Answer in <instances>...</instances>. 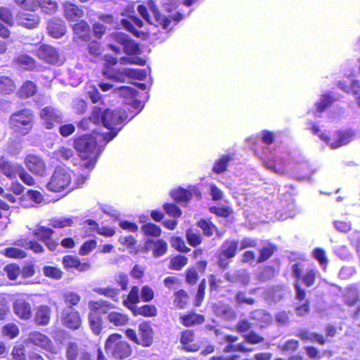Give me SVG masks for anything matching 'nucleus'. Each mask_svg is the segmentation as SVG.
Instances as JSON below:
<instances>
[{"label": "nucleus", "mask_w": 360, "mask_h": 360, "mask_svg": "<svg viewBox=\"0 0 360 360\" xmlns=\"http://www.w3.org/2000/svg\"><path fill=\"white\" fill-rule=\"evenodd\" d=\"M54 157L59 161H70L74 165L77 164V161L79 160L75 157V151L69 148L60 147L58 150L53 153Z\"/></svg>", "instance_id": "nucleus-25"}, {"label": "nucleus", "mask_w": 360, "mask_h": 360, "mask_svg": "<svg viewBox=\"0 0 360 360\" xmlns=\"http://www.w3.org/2000/svg\"><path fill=\"white\" fill-rule=\"evenodd\" d=\"M215 314L226 321H233L236 318L235 310L229 305H221L216 307Z\"/></svg>", "instance_id": "nucleus-34"}, {"label": "nucleus", "mask_w": 360, "mask_h": 360, "mask_svg": "<svg viewBox=\"0 0 360 360\" xmlns=\"http://www.w3.org/2000/svg\"><path fill=\"white\" fill-rule=\"evenodd\" d=\"M238 248V241L236 240H226L221 245L219 253L232 259L236 255Z\"/></svg>", "instance_id": "nucleus-28"}, {"label": "nucleus", "mask_w": 360, "mask_h": 360, "mask_svg": "<svg viewBox=\"0 0 360 360\" xmlns=\"http://www.w3.org/2000/svg\"><path fill=\"white\" fill-rule=\"evenodd\" d=\"M25 163L27 168L33 174L43 176L45 172V162L39 156L30 154L25 158Z\"/></svg>", "instance_id": "nucleus-13"}, {"label": "nucleus", "mask_w": 360, "mask_h": 360, "mask_svg": "<svg viewBox=\"0 0 360 360\" xmlns=\"http://www.w3.org/2000/svg\"><path fill=\"white\" fill-rule=\"evenodd\" d=\"M46 30L51 37L60 39L66 33L65 22L60 18H52L48 21Z\"/></svg>", "instance_id": "nucleus-14"}, {"label": "nucleus", "mask_w": 360, "mask_h": 360, "mask_svg": "<svg viewBox=\"0 0 360 360\" xmlns=\"http://www.w3.org/2000/svg\"><path fill=\"white\" fill-rule=\"evenodd\" d=\"M335 101L330 94H324L322 96L319 103L317 104L319 112H322L330 108Z\"/></svg>", "instance_id": "nucleus-53"}, {"label": "nucleus", "mask_w": 360, "mask_h": 360, "mask_svg": "<svg viewBox=\"0 0 360 360\" xmlns=\"http://www.w3.org/2000/svg\"><path fill=\"white\" fill-rule=\"evenodd\" d=\"M276 250V247L274 245H269L266 246L262 247V248L259 250V256L257 259L258 262H263L267 260L271 256L274 254V252Z\"/></svg>", "instance_id": "nucleus-50"}, {"label": "nucleus", "mask_w": 360, "mask_h": 360, "mask_svg": "<svg viewBox=\"0 0 360 360\" xmlns=\"http://www.w3.org/2000/svg\"><path fill=\"white\" fill-rule=\"evenodd\" d=\"M224 278L232 283H240L245 285L249 283V276L244 269L236 270L233 272H226Z\"/></svg>", "instance_id": "nucleus-24"}, {"label": "nucleus", "mask_w": 360, "mask_h": 360, "mask_svg": "<svg viewBox=\"0 0 360 360\" xmlns=\"http://www.w3.org/2000/svg\"><path fill=\"white\" fill-rule=\"evenodd\" d=\"M127 115L124 110H110L108 108L95 106L93 108L91 116L88 118H84L78 123V127L82 129H89V124H102L103 126L108 129V131L101 133L103 138L106 143L112 140L122 129V127H117L125 121Z\"/></svg>", "instance_id": "nucleus-1"}, {"label": "nucleus", "mask_w": 360, "mask_h": 360, "mask_svg": "<svg viewBox=\"0 0 360 360\" xmlns=\"http://www.w3.org/2000/svg\"><path fill=\"white\" fill-rule=\"evenodd\" d=\"M209 211L216 214L218 217H227L233 213V210L228 206H211L209 207Z\"/></svg>", "instance_id": "nucleus-52"}, {"label": "nucleus", "mask_w": 360, "mask_h": 360, "mask_svg": "<svg viewBox=\"0 0 360 360\" xmlns=\"http://www.w3.org/2000/svg\"><path fill=\"white\" fill-rule=\"evenodd\" d=\"M37 87L32 81H26L21 86L18 91V95L20 98H27L36 94Z\"/></svg>", "instance_id": "nucleus-33"}, {"label": "nucleus", "mask_w": 360, "mask_h": 360, "mask_svg": "<svg viewBox=\"0 0 360 360\" xmlns=\"http://www.w3.org/2000/svg\"><path fill=\"white\" fill-rule=\"evenodd\" d=\"M139 288L138 286H132L127 299L124 300L123 304L130 309L131 306H136V304L139 302Z\"/></svg>", "instance_id": "nucleus-38"}, {"label": "nucleus", "mask_w": 360, "mask_h": 360, "mask_svg": "<svg viewBox=\"0 0 360 360\" xmlns=\"http://www.w3.org/2000/svg\"><path fill=\"white\" fill-rule=\"evenodd\" d=\"M74 34L82 41H89L91 39V28L89 24L84 20H80L73 25Z\"/></svg>", "instance_id": "nucleus-26"}, {"label": "nucleus", "mask_w": 360, "mask_h": 360, "mask_svg": "<svg viewBox=\"0 0 360 360\" xmlns=\"http://www.w3.org/2000/svg\"><path fill=\"white\" fill-rule=\"evenodd\" d=\"M21 165L8 161L6 158H0V171L8 178L15 179Z\"/></svg>", "instance_id": "nucleus-18"}, {"label": "nucleus", "mask_w": 360, "mask_h": 360, "mask_svg": "<svg viewBox=\"0 0 360 360\" xmlns=\"http://www.w3.org/2000/svg\"><path fill=\"white\" fill-rule=\"evenodd\" d=\"M51 310L47 306H41L35 314V322L38 325L46 326L50 320Z\"/></svg>", "instance_id": "nucleus-35"}, {"label": "nucleus", "mask_w": 360, "mask_h": 360, "mask_svg": "<svg viewBox=\"0 0 360 360\" xmlns=\"http://www.w3.org/2000/svg\"><path fill=\"white\" fill-rule=\"evenodd\" d=\"M94 292L101 295H104L108 298H110L114 302H118V295L120 294V290L115 288H94Z\"/></svg>", "instance_id": "nucleus-41"}, {"label": "nucleus", "mask_w": 360, "mask_h": 360, "mask_svg": "<svg viewBox=\"0 0 360 360\" xmlns=\"http://www.w3.org/2000/svg\"><path fill=\"white\" fill-rule=\"evenodd\" d=\"M87 50L89 53L94 57L99 56L103 51L101 44L97 41H91L87 46Z\"/></svg>", "instance_id": "nucleus-62"}, {"label": "nucleus", "mask_w": 360, "mask_h": 360, "mask_svg": "<svg viewBox=\"0 0 360 360\" xmlns=\"http://www.w3.org/2000/svg\"><path fill=\"white\" fill-rule=\"evenodd\" d=\"M147 8L152 13L155 22L161 24L164 28H167L169 25L170 20L160 14L153 0H148Z\"/></svg>", "instance_id": "nucleus-31"}, {"label": "nucleus", "mask_w": 360, "mask_h": 360, "mask_svg": "<svg viewBox=\"0 0 360 360\" xmlns=\"http://www.w3.org/2000/svg\"><path fill=\"white\" fill-rule=\"evenodd\" d=\"M63 324L70 329H78L81 325V319L77 311L72 307H65L61 314Z\"/></svg>", "instance_id": "nucleus-9"}, {"label": "nucleus", "mask_w": 360, "mask_h": 360, "mask_svg": "<svg viewBox=\"0 0 360 360\" xmlns=\"http://www.w3.org/2000/svg\"><path fill=\"white\" fill-rule=\"evenodd\" d=\"M41 117L44 120L46 128L49 129L53 128V122L58 124H61L63 122L61 112L51 106H47L42 109Z\"/></svg>", "instance_id": "nucleus-11"}, {"label": "nucleus", "mask_w": 360, "mask_h": 360, "mask_svg": "<svg viewBox=\"0 0 360 360\" xmlns=\"http://www.w3.org/2000/svg\"><path fill=\"white\" fill-rule=\"evenodd\" d=\"M29 340L34 345L41 347H47L50 342L49 338L46 335L39 332L32 333L29 337Z\"/></svg>", "instance_id": "nucleus-44"}, {"label": "nucleus", "mask_w": 360, "mask_h": 360, "mask_svg": "<svg viewBox=\"0 0 360 360\" xmlns=\"http://www.w3.org/2000/svg\"><path fill=\"white\" fill-rule=\"evenodd\" d=\"M78 356V347L75 342H70L66 349L67 360H77Z\"/></svg>", "instance_id": "nucleus-63"}, {"label": "nucleus", "mask_w": 360, "mask_h": 360, "mask_svg": "<svg viewBox=\"0 0 360 360\" xmlns=\"http://www.w3.org/2000/svg\"><path fill=\"white\" fill-rule=\"evenodd\" d=\"M291 169L296 171V178L300 181H307L308 182H312L311 179V169L307 163L304 160L300 162L297 160L296 165Z\"/></svg>", "instance_id": "nucleus-21"}, {"label": "nucleus", "mask_w": 360, "mask_h": 360, "mask_svg": "<svg viewBox=\"0 0 360 360\" xmlns=\"http://www.w3.org/2000/svg\"><path fill=\"white\" fill-rule=\"evenodd\" d=\"M39 7L46 14H51L57 9V3L55 0H42L39 1Z\"/></svg>", "instance_id": "nucleus-49"}, {"label": "nucleus", "mask_w": 360, "mask_h": 360, "mask_svg": "<svg viewBox=\"0 0 360 360\" xmlns=\"http://www.w3.org/2000/svg\"><path fill=\"white\" fill-rule=\"evenodd\" d=\"M339 86L347 93H352L354 95L360 94V81L354 80L349 86L344 85L342 82L339 83Z\"/></svg>", "instance_id": "nucleus-60"}, {"label": "nucleus", "mask_w": 360, "mask_h": 360, "mask_svg": "<svg viewBox=\"0 0 360 360\" xmlns=\"http://www.w3.org/2000/svg\"><path fill=\"white\" fill-rule=\"evenodd\" d=\"M121 23L122 26L127 30L128 32L133 34L135 37L139 38H144L146 33L143 31L138 30L133 23V22L128 19H122L121 20Z\"/></svg>", "instance_id": "nucleus-48"}, {"label": "nucleus", "mask_w": 360, "mask_h": 360, "mask_svg": "<svg viewBox=\"0 0 360 360\" xmlns=\"http://www.w3.org/2000/svg\"><path fill=\"white\" fill-rule=\"evenodd\" d=\"M97 141L95 137L90 135H84L74 141V147L82 160V167L91 170L101 153L96 150Z\"/></svg>", "instance_id": "nucleus-2"}, {"label": "nucleus", "mask_w": 360, "mask_h": 360, "mask_svg": "<svg viewBox=\"0 0 360 360\" xmlns=\"http://www.w3.org/2000/svg\"><path fill=\"white\" fill-rule=\"evenodd\" d=\"M15 314L20 319L27 320L32 316L30 304L24 300H17L13 303Z\"/></svg>", "instance_id": "nucleus-23"}, {"label": "nucleus", "mask_w": 360, "mask_h": 360, "mask_svg": "<svg viewBox=\"0 0 360 360\" xmlns=\"http://www.w3.org/2000/svg\"><path fill=\"white\" fill-rule=\"evenodd\" d=\"M197 224L198 226L202 230L204 235L208 237L211 236L216 229V226L210 221L207 219H200L198 221Z\"/></svg>", "instance_id": "nucleus-51"}, {"label": "nucleus", "mask_w": 360, "mask_h": 360, "mask_svg": "<svg viewBox=\"0 0 360 360\" xmlns=\"http://www.w3.org/2000/svg\"><path fill=\"white\" fill-rule=\"evenodd\" d=\"M170 242L172 246L179 252H188L191 250L186 246L184 240L181 237H172Z\"/></svg>", "instance_id": "nucleus-57"}, {"label": "nucleus", "mask_w": 360, "mask_h": 360, "mask_svg": "<svg viewBox=\"0 0 360 360\" xmlns=\"http://www.w3.org/2000/svg\"><path fill=\"white\" fill-rule=\"evenodd\" d=\"M15 89L13 80L7 76H0V94L3 95L12 94Z\"/></svg>", "instance_id": "nucleus-36"}, {"label": "nucleus", "mask_w": 360, "mask_h": 360, "mask_svg": "<svg viewBox=\"0 0 360 360\" xmlns=\"http://www.w3.org/2000/svg\"><path fill=\"white\" fill-rule=\"evenodd\" d=\"M104 348L108 356L117 360L126 359L132 353L131 346L118 333H113L108 337Z\"/></svg>", "instance_id": "nucleus-3"}, {"label": "nucleus", "mask_w": 360, "mask_h": 360, "mask_svg": "<svg viewBox=\"0 0 360 360\" xmlns=\"http://www.w3.org/2000/svg\"><path fill=\"white\" fill-rule=\"evenodd\" d=\"M232 160L229 155H224L214 163L212 171L216 174H221L226 170L228 163Z\"/></svg>", "instance_id": "nucleus-45"}, {"label": "nucleus", "mask_w": 360, "mask_h": 360, "mask_svg": "<svg viewBox=\"0 0 360 360\" xmlns=\"http://www.w3.org/2000/svg\"><path fill=\"white\" fill-rule=\"evenodd\" d=\"M106 77L116 82H124L127 78L145 80L147 76L146 69H133L124 68L122 69L110 68L104 72Z\"/></svg>", "instance_id": "nucleus-6"}, {"label": "nucleus", "mask_w": 360, "mask_h": 360, "mask_svg": "<svg viewBox=\"0 0 360 360\" xmlns=\"http://www.w3.org/2000/svg\"><path fill=\"white\" fill-rule=\"evenodd\" d=\"M268 167L274 169L275 172L283 174L291 169L290 163H288L283 158L280 156H275L269 162H268Z\"/></svg>", "instance_id": "nucleus-29"}, {"label": "nucleus", "mask_w": 360, "mask_h": 360, "mask_svg": "<svg viewBox=\"0 0 360 360\" xmlns=\"http://www.w3.org/2000/svg\"><path fill=\"white\" fill-rule=\"evenodd\" d=\"M316 135L332 149L348 144L354 138V134L348 130L321 131L317 127Z\"/></svg>", "instance_id": "nucleus-5"}, {"label": "nucleus", "mask_w": 360, "mask_h": 360, "mask_svg": "<svg viewBox=\"0 0 360 360\" xmlns=\"http://www.w3.org/2000/svg\"><path fill=\"white\" fill-rule=\"evenodd\" d=\"M325 333L326 337L324 338L322 335L316 333V342L321 345H324L330 342L331 339L336 335L337 328L333 325H327L325 327Z\"/></svg>", "instance_id": "nucleus-40"}, {"label": "nucleus", "mask_w": 360, "mask_h": 360, "mask_svg": "<svg viewBox=\"0 0 360 360\" xmlns=\"http://www.w3.org/2000/svg\"><path fill=\"white\" fill-rule=\"evenodd\" d=\"M64 15L70 21H76L84 16V11L77 5L70 1H65L63 4Z\"/></svg>", "instance_id": "nucleus-20"}, {"label": "nucleus", "mask_w": 360, "mask_h": 360, "mask_svg": "<svg viewBox=\"0 0 360 360\" xmlns=\"http://www.w3.org/2000/svg\"><path fill=\"white\" fill-rule=\"evenodd\" d=\"M71 182L70 173L66 167L57 166L51 175L46 188L53 192H59L65 189Z\"/></svg>", "instance_id": "nucleus-7"}, {"label": "nucleus", "mask_w": 360, "mask_h": 360, "mask_svg": "<svg viewBox=\"0 0 360 360\" xmlns=\"http://www.w3.org/2000/svg\"><path fill=\"white\" fill-rule=\"evenodd\" d=\"M174 305L178 309H184L188 302V295L184 290H179L174 294Z\"/></svg>", "instance_id": "nucleus-43"}, {"label": "nucleus", "mask_w": 360, "mask_h": 360, "mask_svg": "<svg viewBox=\"0 0 360 360\" xmlns=\"http://www.w3.org/2000/svg\"><path fill=\"white\" fill-rule=\"evenodd\" d=\"M170 195L174 201L181 205H186L193 196L191 191L182 187H179L177 189L172 191Z\"/></svg>", "instance_id": "nucleus-27"}, {"label": "nucleus", "mask_w": 360, "mask_h": 360, "mask_svg": "<svg viewBox=\"0 0 360 360\" xmlns=\"http://www.w3.org/2000/svg\"><path fill=\"white\" fill-rule=\"evenodd\" d=\"M204 321L202 315H186L182 317L183 324L186 326H191L196 323H202Z\"/></svg>", "instance_id": "nucleus-56"}, {"label": "nucleus", "mask_w": 360, "mask_h": 360, "mask_svg": "<svg viewBox=\"0 0 360 360\" xmlns=\"http://www.w3.org/2000/svg\"><path fill=\"white\" fill-rule=\"evenodd\" d=\"M43 272L44 275L47 277H50L54 279H59L62 277V271L60 269L52 266H45L43 268Z\"/></svg>", "instance_id": "nucleus-55"}, {"label": "nucleus", "mask_w": 360, "mask_h": 360, "mask_svg": "<svg viewBox=\"0 0 360 360\" xmlns=\"http://www.w3.org/2000/svg\"><path fill=\"white\" fill-rule=\"evenodd\" d=\"M64 300L66 304L65 307H72L78 304L80 297L75 292H69L64 295Z\"/></svg>", "instance_id": "nucleus-64"}, {"label": "nucleus", "mask_w": 360, "mask_h": 360, "mask_svg": "<svg viewBox=\"0 0 360 360\" xmlns=\"http://www.w3.org/2000/svg\"><path fill=\"white\" fill-rule=\"evenodd\" d=\"M163 209L168 215L173 217H179L182 213L181 209L174 203H165Z\"/></svg>", "instance_id": "nucleus-59"}, {"label": "nucleus", "mask_w": 360, "mask_h": 360, "mask_svg": "<svg viewBox=\"0 0 360 360\" xmlns=\"http://www.w3.org/2000/svg\"><path fill=\"white\" fill-rule=\"evenodd\" d=\"M91 313H97L98 316L105 314L108 310L114 308V305L105 300H100L96 302H91L89 303Z\"/></svg>", "instance_id": "nucleus-32"}, {"label": "nucleus", "mask_w": 360, "mask_h": 360, "mask_svg": "<svg viewBox=\"0 0 360 360\" xmlns=\"http://www.w3.org/2000/svg\"><path fill=\"white\" fill-rule=\"evenodd\" d=\"M53 232V230L50 228L40 226L33 231V235L39 240L43 241L49 250L54 251L58 245V243L51 238Z\"/></svg>", "instance_id": "nucleus-12"}, {"label": "nucleus", "mask_w": 360, "mask_h": 360, "mask_svg": "<svg viewBox=\"0 0 360 360\" xmlns=\"http://www.w3.org/2000/svg\"><path fill=\"white\" fill-rule=\"evenodd\" d=\"M107 319L115 326H124L127 323L129 319L127 315L120 312L112 311L107 315Z\"/></svg>", "instance_id": "nucleus-39"}, {"label": "nucleus", "mask_w": 360, "mask_h": 360, "mask_svg": "<svg viewBox=\"0 0 360 360\" xmlns=\"http://www.w3.org/2000/svg\"><path fill=\"white\" fill-rule=\"evenodd\" d=\"M292 276L295 278L294 288L295 290V298L302 301L305 297V290L301 288L300 279L303 271V265L300 262L293 264L291 266Z\"/></svg>", "instance_id": "nucleus-15"}, {"label": "nucleus", "mask_w": 360, "mask_h": 360, "mask_svg": "<svg viewBox=\"0 0 360 360\" xmlns=\"http://www.w3.org/2000/svg\"><path fill=\"white\" fill-rule=\"evenodd\" d=\"M37 57L47 63L55 65L59 62L58 51L53 46L43 44L36 51Z\"/></svg>", "instance_id": "nucleus-10"}, {"label": "nucleus", "mask_w": 360, "mask_h": 360, "mask_svg": "<svg viewBox=\"0 0 360 360\" xmlns=\"http://www.w3.org/2000/svg\"><path fill=\"white\" fill-rule=\"evenodd\" d=\"M269 295L274 302H278L285 296V290L281 286H276L269 292Z\"/></svg>", "instance_id": "nucleus-58"}, {"label": "nucleus", "mask_w": 360, "mask_h": 360, "mask_svg": "<svg viewBox=\"0 0 360 360\" xmlns=\"http://www.w3.org/2000/svg\"><path fill=\"white\" fill-rule=\"evenodd\" d=\"M4 270L10 280L16 279L20 274L19 266L13 264L6 265Z\"/></svg>", "instance_id": "nucleus-61"}, {"label": "nucleus", "mask_w": 360, "mask_h": 360, "mask_svg": "<svg viewBox=\"0 0 360 360\" xmlns=\"http://www.w3.org/2000/svg\"><path fill=\"white\" fill-rule=\"evenodd\" d=\"M111 38L115 42L123 46V51L125 53L131 55L140 53L139 44L135 42L129 35L122 32H115L111 34Z\"/></svg>", "instance_id": "nucleus-8"}, {"label": "nucleus", "mask_w": 360, "mask_h": 360, "mask_svg": "<svg viewBox=\"0 0 360 360\" xmlns=\"http://www.w3.org/2000/svg\"><path fill=\"white\" fill-rule=\"evenodd\" d=\"M141 339L139 345L143 347H150L153 342V331L149 322L144 321L139 324Z\"/></svg>", "instance_id": "nucleus-19"}, {"label": "nucleus", "mask_w": 360, "mask_h": 360, "mask_svg": "<svg viewBox=\"0 0 360 360\" xmlns=\"http://www.w3.org/2000/svg\"><path fill=\"white\" fill-rule=\"evenodd\" d=\"M194 333L191 330H186L182 332L181 336L180 338V342L184 346L186 350L189 352L196 351L197 348L195 345L193 346H186L190 342L193 341Z\"/></svg>", "instance_id": "nucleus-42"}, {"label": "nucleus", "mask_w": 360, "mask_h": 360, "mask_svg": "<svg viewBox=\"0 0 360 360\" xmlns=\"http://www.w3.org/2000/svg\"><path fill=\"white\" fill-rule=\"evenodd\" d=\"M89 323L93 333L96 335L100 334L103 328L102 316H98L97 313L89 314Z\"/></svg>", "instance_id": "nucleus-37"}, {"label": "nucleus", "mask_w": 360, "mask_h": 360, "mask_svg": "<svg viewBox=\"0 0 360 360\" xmlns=\"http://www.w3.org/2000/svg\"><path fill=\"white\" fill-rule=\"evenodd\" d=\"M186 236L188 243L193 247L201 243V236L200 231L198 229H188L186 233Z\"/></svg>", "instance_id": "nucleus-46"}, {"label": "nucleus", "mask_w": 360, "mask_h": 360, "mask_svg": "<svg viewBox=\"0 0 360 360\" xmlns=\"http://www.w3.org/2000/svg\"><path fill=\"white\" fill-rule=\"evenodd\" d=\"M144 247L146 251L152 250L155 257L165 255L167 250V244L162 239H148L144 243Z\"/></svg>", "instance_id": "nucleus-17"}, {"label": "nucleus", "mask_w": 360, "mask_h": 360, "mask_svg": "<svg viewBox=\"0 0 360 360\" xmlns=\"http://www.w3.org/2000/svg\"><path fill=\"white\" fill-rule=\"evenodd\" d=\"M63 264L65 269L74 268L79 271L89 270L91 265L88 262L82 263L79 259L74 255H65L63 258Z\"/></svg>", "instance_id": "nucleus-22"}, {"label": "nucleus", "mask_w": 360, "mask_h": 360, "mask_svg": "<svg viewBox=\"0 0 360 360\" xmlns=\"http://www.w3.org/2000/svg\"><path fill=\"white\" fill-rule=\"evenodd\" d=\"M17 23L25 28L34 29L39 23V17L32 12H20L17 15Z\"/></svg>", "instance_id": "nucleus-16"}, {"label": "nucleus", "mask_w": 360, "mask_h": 360, "mask_svg": "<svg viewBox=\"0 0 360 360\" xmlns=\"http://www.w3.org/2000/svg\"><path fill=\"white\" fill-rule=\"evenodd\" d=\"M188 262V259L183 255H177L171 259L169 268L174 270H181Z\"/></svg>", "instance_id": "nucleus-54"}, {"label": "nucleus", "mask_w": 360, "mask_h": 360, "mask_svg": "<svg viewBox=\"0 0 360 360\" xmlns=\"http://www.w3.org/2000/svg\"><path fill=\"white\" fill-rule=\"evenodd\" d=\"M134 316L141 315L146 317H153L158 314V309L155 305L145 304L142 307L131 306L130 307Z\"/></svg>", "instance_id": "nucleus-30"}, {"label": "nucleus", "mask_w": 360, "mask_h": 360, "mask_svg": "<svg viewBox=\"0 0 360 360\" xmlns=\"http://www.w3.org/2000/svg\"><path fill=\"white\" fill-rule=\"evenodd\" d=\"M34 115L29 109H22L11 114L8 124L13 131L20 136L27 135L33 127Z\"/></svg>", "instance_id": "nucleus-4"}, {"label": "nucleus", "mask_w": 360, "mask_h": 360, "mask_svg": "<svg viewBox=\"0 0 360 360\" xmlns=\"http://www.w3.org/2000/svg\"><path fill=\"white\" fill-rule=\"evenodd\" d=\"M141 230L147 236L158 237L161 234V229L153 223H147L141 226Z\"/></svg>", "instance_id": "nucleus-47"}]
</instances>
